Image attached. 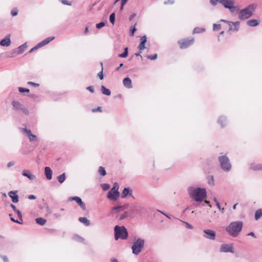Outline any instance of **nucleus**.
I'll list each match as a JSON object with an SVG mask.
<instances>
[{
  "mask_svg": "<svg viewBox=\"0 0 262 262\" xmlns=\"http://www.w3.org/2000/svg\"><path fill=\"white\" fill-rule=\"evenodd\" d=\"M110 22L113 24L114 25V23H115V13H113L111 14L110 16Z\"/></svg>",
  "mask_w": 262,
  "mask_h": 262,
  "instance_id": "f704fd0d",
  "label": "nucleus"
},
{
  "mask_svg": "<svg viewBox=\"0 0 262 262\" xmlns=\"http://www.w3.org/2000/svg\"><path fill=\"white\" fill-rule=\"evenodd\" d=\"M72 201H75L83 209L85 210L86 207L84 203L82 201L81 199L78 196L70 197L68 199V201L71 202Z\"/></svg>",
  "mask_w": 262,
  "mask_h": 262,
  "instance_id": "ddd939ff",
  "label": "nucleus"
},
{
  "mask_svg": "<svg viewBox=\"0 0 262 262\" xmlns=\"http://www.w3.org/2000/svg\"><path fill=\"white\" fill-rule=\"evenodd\" d=\"M54 39V37H49L47 38H46L45 40H42L41 42L38 43L36 46H35L34 48H32L30 51L29 53H32L35 50L48 44L49 42H50L52 40H53Z\"/></svg>",
  "mask_w": 262,
  "mask_h": 262,
  "instance_id": "1a4fd4ad",
  "label": "nucleus"
},
{
  "mask_svg": "<svg viewBox=\"0 0 262 262\" xmlns=\"http://www.w3.org/2000/svg\"><path fill=\"white\" fill-rule=\"evenodd\" d=\"M11 220L16 223H19L17 220H15L14 219H13V217H11Z\"/></svg>",
  "mask_w": 262,
  "mask_h": 262,
  "instance_id": "338daca9",
  "label": "nucleus"
},
{
  "mask_svg": "<svg viewBox=\"0 0 262 262\" xmlns=\"http://www.w3.org/2000/svg\"><path fill=\"white\" fill-rule=\"evenodd\" d=\"M22 174L24 176L27 177L31 180H34L35 178L34 175L32 174L29 171L27 170H23Z\"/></svg>",
  "mask_w": 262,
  "mask_h": 262,
  "instance_id": "aec40b11",
  "label": "nucleus"
},
{
  "mask_svg": "<svg viewBox=\"0 0 262 262\" xmlns=\"http://www.w3.org/2000/svg\"><path fill=\"white\" fill-rule=\"evenodd\" d=\"M46 176L48 180H51L52 177V171L49 167H46L45 168Z\"/></svg>",
  "mask_w": 262,
  "mask_h": 262,
  "instance_id": "6ab92c4d",
  "label": "nucleus"
},
{
  "mask_svg": "<svg viewBox=\"0 0 262 262\" xmlns=\"http://www.w3.org/2000/svg\"><path fill=\"white\" fill-rule=\"evenodd\" d=\"M114 230L116 240H118L119 238L123 239L127 238L128 233L126 229L124 226L120 227L117 225L115 226Z\"/></svg>",
  "mask_w": 262,
  "mask_h": 262,
  "instance_id": "20e7f679",
  "label": "nucleus"
},
{
  "mask_svg": "<svg viewBox=\"0 0 262 262\" xmlns=\"http://www.w3.org/2000/svg\"><path fill=\"white\" fill-rule=\"evenodd\" d=\"M86 89L88 90H89V91H90L92 93H94V92L93 86H89Z\"/></svg>",
  "mask_w": 262,
  "mask_h": 262,
  "instance_id": "4d7b16f0",
  "label": "nucleus"
},
{
  "mask_svg": "<svg viewBox=\"0 0 262 262\" xmlns=\"http://www.w3.org/2000/svg\"><path fill=\"white\" fill-rule=\"evenodd\" d=\"M140 40H141V42L138 46V49L140 51H142L143 50H144L145 48V43L147 41V38H146V36L141 37Z\"/></svg>",
  "mask_w": 262,
  "mask_h": 262,
  "instance_id": "2eb2a0df",
  "label": "nucleus"
},
{
  "mask_svg": "<svg viewBox=\"0 0 262 262\" xmlns=\"http://www.w3.org/2000/svg\"><path fill=\"white\" fill-rule=\"evenodd\" d=\"M205 31V29L202 28L196 27L193 29V33H201Z\"/></svg>",
  "mask_w": 262,
  "mask_h": 262,
  "instance_id": "473e14b6",
  "label": "nucleus"
},
{
  "mask_svg": "<svg viewBox=\"0 0 262 262\" xmlns=\"http://www.w3.org/2000/svg\"><path fill=\"white\" fill-rule=\"evenodd\" d=\"M98 172L100 175L102 176H104L106 175V173L104 168L102 166H100L98 169Z\"/></svg>",
  "mask_w": 262,
  "mask_h": 262,
  "instance_id": "2f4dec72",
  "label": "nucleus"
},
{
  "mask_svg": "<svg viewBox=\"0 0 262 262\" xmlns=\"http://www.w3.org/2000/svg\"><path fill=\"white\" fill-rule=\"evenodd\" d=\"M123 84L124 86L127 88L130 89L132 88V80L128 77H126L123 79Z\"/></svg>",
  "mask_w": 262,
  "mask_h": 262,
  "instance_id": "f3484780",
  "label": "nucleus"
},
{
  "mask_svg": "<svg viewBox=\"0 0 262 262\" xmlns=\"http://www.w3.org/2000/svg\"><path fill=\"white\" fill-rule=\"evenodd\" d=\"M144 245V241L141 238H138L135 241L132 247L133 253L136 255L138 254L143 248Z\"/></svg>",
  "mask_w": 262,
  "mask_h": 262,
  "instance_id": "39448f33",
  "label": "nucleus"
},
{
  "mask_svg": "<svg viewBox=\"0 0 262 262\" xmlns=\"http://www.w3.org/2000/svg\"><path fill=\"white\" fill-rule=\"evenodd\" d=\"M218 122L221 124V126L223 127L227 124V119L225 117H221L219 119Z\"/></svg>",
  "mask_w": 262,
  "mask_h": 262,
  "instance_id": "4be33fe9",
  "label": "nucleus"
},
{
  "mask_svg": "<svg viewBox=\"0 0 262 262\" xmlns=\"http://www.w3.org/2000/svg\"><path fill=\"white\" fill-rule=\"evenodd\" d=\"M174 1L173 0H168L164 2L165 5H172L174 4Z\"/></svg>",
  "mask_w": 262,
  "mask_h": 262,
  "instance_id": "09e8293b",
  "label": "nucleus"
},
{
  "mask_svg": "<svg viewBox=\"0 0 262 262\" xmlns=\"http://www.w3.org/2000/svg\"><path fill=\"white\" fill-rule=\"evenodd\" d=\"M0 257H2V258L3 259V260H4V262H8L9 260H8V258L7 257V256L0 255Z\"/></svg>",
  "mask_w": 262,
  "mask_h": 262,
  "instance_id": "603ef678",
  "label": "nucleus"
},
{
  "mask_svg": "<svg viewBox=\"0 0 262 262\" xmlns=\"http://www.w3.org/2000/svg\"><path fill=\"white\" fill-rule=\"evenodd\" d=\"M203 232L205 234L204 235L205 238L211 240L215 239L216 233L213 230L206 229Z\"/></svg>",
  "mask_w": 262,
  "mask_h": 262,
  "instance_id": "f8f14e48",
  "label": "nucleus"
},
{
  "mask_svg": "<svg viewBox=\"0 0 262 262\" xmlns=\"http://www.w3.org/2000/svg\"><path fill=\"white\" fill-rule=\"evenodd\" d=\"M210 3L215 6L217 3H221L225 8L229 9L231 12L237 10L236 7L234 6V0H210Z\"/></svg>",
  "mask_w": 262,
  "mask_h": 262,
  "instance_id": "7ed1b4c3",
  "label": "nucleus"
},
{
  "mask_svg": "<svg viewBox=\"0 0 262 262\" xmlns=\"http://www.w3.org/2000/svg\"><path fill=\"white\" fill-rule=\"evenodd\" d=\"M136 14H132L129 17V20H132L134 18V17L135 16Z\"/></svg>",
  "mask_w": 262,
  "mask_h": 262,
  "instance_id": "680f3d73",
  "label": "nucleus"
},
{
  "mask_svg": "<svg viewBox=\"0 0 262 262\" xmlns=\"http://www.w3.org/2000/svg\"><path fill=\"white\" fill-rule=\"evenodd\" d=\"M11 207H12V208L13 209V210L16 212V210H17V209H16V207L15 205H13V204H11Z\"/></svg>",
  "mask_w": 262,
  "mask_h": 262,
  "instance_id": "e2e57ef3",
  "label": "nucleus"
},
{
  "mask_svg": "<svg viewBox=\"0 0 262 262\" xmlns=\"http://www.w3.org/2000/svg\"><path fill=\"white\" fill-rule=\"evenodd\" d=\"M23 131L24 133L27 134L28 137H29L32 135L31 130L30 129H27L26 128H24Z\"/></svg>",
  "mask_w": 262,
  "mask_h": 262,
  "instance_id": "79ce46f5",
  "label": "nucleus"
},
{
  "mask_svg": "<svg viewBox=\"0 0 262 262\" xmlns=\"http://www.w3.org/2000/svg\"><path fill=\"white\" fill-rule=\"evenodd\" d=\"M28 84L31 85L33 86L37 87L39 85L38 83H34L33 82L29 81L28 82Z\"/></svg>",
  "mask_w": 262,
  "mask_h": 262,
  "instance_id": "3c124183",
  "label": "nucleus"
},
{
  "mask_svg": "<svg viewBox=\"0 0 262 262\" xmlns=\"http://www.w3.org/2000/svg\"><path fill=\"white\" fill-rule=\"evenodd\" d=\"M147 57L150 60H155L157 58V54H155L152 55H148L147 56Z\"/></svg>",
  "mask_w": 262,
  "mask_h": 262,
  "instance_id": "a19ab883",
  "label": "nucleus"
},
{
  "mask_svg": "<svg viewBox=\"0 0 262 262\" xmlns=\"http://www.w3.org/2000/svg\"><path fill=\"white\" fill-rule=\"evenodd\" d=\"M9 196L12 199V201L13 203H17L18 201V196L16 194V192L11 191L9 192Z\"/></svg>",
  "mask_w": 262,
  "mask_h": 262,
  "instance_id": "dca6fc26",
  "label": "nucleus"
},
{
  "mask_svg": "<svg viewBox=\"0 0 262 262\" xmlns=\"http://www.w3.org/2000/svg\"><path fill=\"white\" fill-rule=\"evenodd\" d=\"M222 168L226 171H229L231 167L228 158L226 156H221L219 158Z\"/></svg>",
  "mask_w": 262,
  "mask_h": 262,
  "instance_id": "6e6552de",
  "label": "nucleus"
},
{
  "mask_svg": "<svg viewBox=\"0 0 262 262\" xmlns=\"http://www.w3.org/2000/svg\"><path fill=\"white\" fill-rule=\"evenodd\" d=\"M127 212H125L124 213H123V214H122L120 217V220H123L124 219L125 217H126L127 216Z\"/></svg>",
  "mask_w": 262,
  "mask_h": 262,
  "instance_id": "6e6d98bb",
  "label": "nucleus"
},
{
  "mask_svg": "<svg viewBox=\"0 0 262 262\" xmlns=\"http://www.w3.org/2000/svg\"><path fill=\"white\" fill-rule=\"evenodd\" d=\"M128 56V48H125L124 52L119 55V57L121 58H125Z\"/></svg>",
  "mask_w": 262,
  "mask_h": 262,
  "instance_id": "72a5a7b5",
  "label": "nucleus"
},
{
  "mask_svg": "<svg viewBox=\"0 0 262 262\" xmlns=\"http://www.w3.org/2000/svg\"><path fill=\"white\" fill-rule=\"evenodd\" d=\"M29 90L26 88H19V92L20 93H24V92H29Z\"/></svg>",
  "mask_w": 262,
  "mask_h": 262,
  "instance_id": "c03bdc74",
  "label": "nucleus"
},
{
  "mask_svg": "<svg viewBox=\"0 0 262 262\" xmlns=\"http://www.w3.org/2000/svg\"><path fill=\"white\" fill-rule=\"evenodd\" d=\"M27 46L26 43L23 44V45L19 46L18 48V54H21L27 48Z\"/></svg>",
  "mask_w": 262,
  "mask_h": 262,
  "instance_id": "c756f323",
  "label": "nucleus"
},
{
  "mask_svg": "<svg viewBox=\"0 0 262 262\" xmlns=\"http://www.w3.org/2000/svg\"><path fill=\"white\" fill-rule=\"evenodd\" d=\"M243 227V222L241 221H235L231 222L226 228V231L229 234L233 237H236L242 230Z\"/></svg>",
  "mask_w": 262,
  "mask_h": 262,
  "instance_id": "f03ea898",
  "label": "nucleus"
},
{
  "mask_svg": "<svg viewBox=\"0 0 262 262\" xmlns=\"http://www.w3.org/2000/svg\"><path fill=\"white\" fill-rule=\"evenodd\" d=\"M221 21L225 22V23H227L228 24V25L230 26L229 31H230V30H231L232 29V26H231V24L235 26V28L234 29V30L237 31L239 29V27H238V26L239 25V21L232 22V21H227V20H224V19H221Z\"/></svg>",
  "mask_w": 262,
  "mask_h": 262,
  "instance_id": "4468645a",
  "label": "nucleus"
},
{
  "mask_svg": "<svg viewBox=\"0 0 262 262\" xmlns=\"http://www.w3.org/2000/svg\"><path fill=\"white\" fill-rule=\"evenodd\" d=\"M253 13L252 8L249 7L239 11V18L241 20H244L249 18L251 16Z\"/></svg>",
  "mask_w": 262,
  "mask_h": 262,
  "instance_id": "0eeeda50",
  "label": "nucleus"
},
{
  "mask_svg": "<svg viewBox=\"0 0 262 262\" xmlns=\"http://www.w3.org/2000/svg\"><path fill=\"white\" fill-rule=\"evenodd\" d=\"M29 140L30 141H34L37 140V137L35 135L32 134L29 137Z\"/></svg>",
  "mask_w": 262,
  "mask_h": 262,
  "instance_id": "37998d69",
  "label": "nucleus"
},
{
  "mask_svg": "<svg viewBox=\"0 0 262 262\" xmlns=\"http://www.w3.org/2000/svg\"><path fill=\"white\" fill-rule=\"evenodd\" d=\"M259 23L256 19H251L247 22V24L250 27H255L258 25Z\"/></svg>",
  "mask_w": 262,
  "mask_h": 262,
  "instance_id": "393cba45",
  "label": "nucleus"
},
{
  "mask_svg": "<svg viewBox=\"0 0 262 262\" xmlns=\"http://www.w3.org/2000/svg\"><path fill=\"white\" fill-rule=\"evenodd\" d=\"M79 221L86 226H89L90 225V221L85 217H80Z\"/></svg>",
  "mask_w": 262,
  "mask_h": 262,
  "instance_id": "a878e982",
  "label": "nucleus"
},
{
  "mask_svg": "<svg viewBox=\"0 0 262 262\" xmlns=\"http://www.w3.org/2000/svg\"><path fill=\"white\" fill-rule=\"evenodd\" d=\"M214 30H219L221 29V25L220 24H214L213 26Z\"/></svg>",
  "mask_w": 262,
  "mask_h": 262,
  "instance_id": "ea45409f",
  "label": "nucleus"
},
{
  "mask_svg": "<svg viewBox=\"0 0 262 262\" xmlns=\"http://www.w3.org/2000/svg\"><path fill=\"white\" fill-rule=\"evenodd\" d=\"M183 223L185 224V226L187 228H188V229H192L193 228V226L191 225H190V224H189L188 223L185 222H184Z\"/></svg>",
  "mask_w": 262,
  "mask_h": 262,
  "instance_id": "864d4df0",
  "label": "nucleus"
},
{
  "mask_svg": "<svg viewBox=\"0 0 262 262\" xmlns=\"http://www.w3.org/2000/svg\"><path fill=\"white\" fill-rule=\"evenodd\" d=\"M214 201L215 202H216V205L217 206L218 209L221 210L222 212H224V208H222L221 207V205H220V204L219 203V202L216 200V199H214Z\"/></svg>",
  "mask_w": 262,
  "mask_h": 262,
  "instance_id": "e433bc0d",
  "label": "nucleus"
},
{
  "mask_svg": "<svg viewBox=\"0 0 262 262\" xmlns=\"http://www.w3.org/2000/svg\"><path fill=\"white\" fill-rule=\"evenodd\" d=\"M15 212L17 213L18 216L21 219L22 215H21L20 211L19 210H16V211Z\"/></svg>",
  "mask_w": 262,
  "mask_h": 262,
  "instance_id": "13d9d810",
  "label": "nucleus"
},
{
  "mask_svg": "<svg viewBox=\"0 0 262 262\" xmlns=\"http://www.w3.org/2000/svg\"><path fill=\"white\" fill-rule=\"evenodd\" d=\"M59 1H60V2L61 3H62L64 5L71 6L72 4L71 2H68L67 0H59Z\"/></svg>",
  "mask_w": 262,
  "mask_h": 262,
  "instance_id": "49530a36",
  "label": "nucleus"
},
{
  "mask_svg": "<svg viewBox=\"0 0 262 262\" xmlns=\"http://www.w3.org/2000/svg\"><path fill=\"white\" fill-rule=\"evenodd\" d=\"M92 111V112H94V113L96 112H102V108H101V107L99 106V107H98L96 108H93Z\"/></svg>",
  "mask_w": 262,
  "mask_h": 262,
  "instance_id": "de8ad7c7",
  "label": "nucleus"
},
{
  "mask_svg": "<svg viewBox=\"0 0 262 262\" xmlns=\"http://www.w3.org/2000/svg\"><path fill=\"white\" fill-rule=\"evenodd\" d=\"M101 186L102 189L104 191L107 190L110 187V185L107 184H101Z\"/></svg>",
  "mask_w": 262,
  "mask_h": 262,
  "instance_id": "c9c22d12",
  "label": "nucleus"
},
{
  "mask_svg": "<svg viewBox=\"0 0 262 262\" xmlns=\"http://www.w3.org/2000/svg\"><path fill=\"white\" fill-rule=\"evenodd\" d=\"M18 10L16 8L13 9L11 11V14L12 16H15L17 15Z\"/></svg>",
  "mask_w": 262,
  "mask_h": 262,
  "instance_id": "4c0bfd02",
  "label": "nucleus"
},
{
  "mask_svg": "<svg viewBox=\"0 0 262 262\" xmlns=\"http://www.w3.org/2000/svg\"><path fill=\"white\" fill-rule=\"evenodd\" d=\"M128 205H124L122 206H118L114 207L112 208V211L118 212L121 210H123L128 207Z\"/></svg>",
  "mask_w": 262,
  "mask_h": 262,
  "instance_id": "412c9836",
  "label": "nucleus"
},
{
  "mask_svg": "<svg viewBox=\"0 0 262 262\" xmlns=\"http://www.w3.org/2000/svg\"><path fill=\"white\" fill-rule=\"evenodd\" d=\"M101 92L104 95H107V96H110L111 95V91L109 89H106L103 85L101 86Z\"/></svg>",
  "mask_w": 262,
  "mask_h": 262,
  "instance_id": "b1692460",
  "label": "nucleus"
},
{
  "mask_svg": "<svg viewBox=\"0 0 262 262\" xmlns=\"http://www.w3.org/2000/svg\"><path fill=\"white\" fill-rule=\"evenodd\" d=\"M104 26H105V23L104 22H101L96 25V28L97 29H100Z\"/></svg>",
  "mask_w": 262,
  "mask_h": 262,
  "instance_id": "a18cd8bd",
  "label": "nucleus"
},
{
  "mask_svg": "<svg viewBox=\"0 0 262 262\" xmlns=\"http://www.w3.org/2000/svg\"><path fill=\"white\" fill-rule=\"evenodd\" d=\"M120 196V193L119 191H116L113 190H110L107 193V198L114 201H117Z\"/></svg>",
  "mask_w": 262,
  "mask_h": 262,
  "instance_id": "9d476101",
  "label": "nucleus"
},
{
  "mask_svg": "<svg viewBox=\"0 0 262 262\" xmlns=\"http://www.w3.org/2000/svg\"><path fill=\"white\" fill-rule=\"evenodd\" d=\"M118 189H119V185H118V184L117 183H115L114 184L113 187L111 190H115V191H119Z\"/></svg>",
  "mask_w": 262,
  "mask_h": 262,
  "instance_id": "58836bf2",
  "label": "nucleus"
},
{
  "mask_svg": "<svg viewBox=\"0 0 262 262\" xmlns=\"http://www.w3.org/2000/svg\"><path fill=\"white\" fill-rule=\"evenodd\" d=\"M14 165V163H13V162H9V163H8L7 166H8V167H10V166H12V165Z\"/></svg>",
  "mask_w": 262,
  "mask_h": 262,
  "instance_id": "69168bd1",
  "label": "nucleus"
},
{
  "mask_svg": "<svg viewBox=\"0 0 262 262\" xmlns=\"http://www.w3.org/2000/svg\"><path fill=\"white\" fill-rule=\"evenodd\" d=\"M221 252H231L234 253L233 244H222L220 247Z\"/></svg>",
  "mask_w": 262,
  "mask_h": 262,
  "instance_id": "9b49d317",
  "label": "nucleus"
},
{
  "mask_svg": "<svg viewBox=\"0 0 262 262\" xmlns=\"http://www.w3.org/2000/svg\"><path fill=\"white\" fill-rule=\"evenodd\" d=\"M111 261L112 262H118V260L116 259H112Z\"/></svg>",
  "mask_w": 262,
  "mask_h": 262,
  "instance_id": "774afa93",
  "label": "nucleus"
},
{
  "mask_svg": "<svg viewBox=\"0 0 262 262\" xmlns=\"http://www.w3.org/2000/svg\"><path fill=\"white\" fill-rule=\"evenodd\" d=\"M262 216V208L259 209L255 211L254 218L256 221L259 220Z\"/></svg>",
  "mask_w": 262,
  "mask_h": 262,
  "instance_id": "5701e85b",
  "label": "nucleus"
},
{
  "mask_svg": "<svg viewBox=\"0 0 262 262\" xmlns=\"http://www.w3.org/2000/svg\"><path fill=\"white\" fill-rule=\"evenodd\" d=\"M23 112L27 115L28 114V111L26 108H25L24 107L22 106L21 108L20 109Z\"/></svg>",
  "mask_w": 262,
  "mask_h": 262,
  "instance_id": "5fc2aeb1",
  "label": "nucleus"
},
{
  "mask_svg": "<svg viewBox=\"0 0 262 262\" xmlns=\"http://www.w3.org/2000/svg\"><path fill=\"white\" fill-rule=\"evenodd\" d=\"M132 191L129 189V188H124L122 191V198H125L127 196V194H130L131 195Z\"/></svg>",
  "mask_w": 262,
  "mask_h": 262,
  "instance_id": "bb28decb",
  "label": "nucleus"
},
{
  "mask_svg": "<svg viewBox=\"0 0 262 262\" xmlns=\"http://www.w3.org/2000/svg\"><path fill=\"white\" fill-rule=\"evenodd\" d=\"M136 31V29L135 28V26H134L133 27V28L132 29V30H131L132 32H131V36H134V33Z\"/></svg>",
  "mask_w": 262,
  "mask_h": 262,
  "instance_id": "bf43d9fd",
  "label": "nucleus"
},
{
  "mask_svg": "<svg viewBox=\"0 0 262 262\" xmlns=\"http://www.w3.org/2000/svg\"><path fill=\"white\" fill-rule=\"evenodd\" d=\"M98 76L101 80L103 79V69H102L101 71L99 73H98Z\"/></svg>",
  "mask_w": 262,
  "mask_h": 262,
  "instance_id": "8fccbe9b",
  "label": "nucleus"
},
{
  "mask_svg": "<svg viewBox=\"0 0 262 262\" xmlns=\"http://www.w3.org/2000/svg\"><path fill=\"white\" fill-rule=\"evenodd\" d=\"M194 38L193 37H189L183 38L178 41V43L181 49H185L193 44Z\"/></svg>",
  "mask_w": 262,
  "mask_h": 262,
  "instance_id": "423d86ee",
  "label": "nucleus"
},
{
  "mask_svg": "<svg viewBox=\"0 0 262 262\" xmlns=\"http://www.w3.org/2000/svg\"><path fill=\"white\" fill-rule=\"evenodd\" d=\"M11 43V41L9 37L6 36L5 38L2 39L0 42V45L2 46L8 47Z\"/></svg>",
  "mask_w": 262,
  "mask_h": 262,
  "instance_id": "a211bd4d",
  "label": "nucleus"
},
{
  "mask_svg": "<svg viewBox=\"0 0 262 262\" xmlns=\"http://www.w3.org/2000/svg\"><path fill=\"white\" fill-rule=\"evenodd\" d=\"M28 199L30 200H34L36 199V196L34 195H30L28 196Z\"/></svg>",
  "mask_w": 262,
  "mask_h": 262,
  "instance_id": "052dcab7",
  "label": "nucleus"
},
{
  "mask_svg": "<svg viewBox=\"0 0 262 262\" xmlns=\"http://www.w3.org/2000/svg\"><path fill=\"white\" fill-rule=\"evenodd\" d=\"M46 220L41 217H38L36 219V222L40 225H43L46 223Z\"/></svg>",
  "mask_w": 262,
  "mask_h": 262,
  "instance_id": "c85d7f7f",
  "label": "nucleus"
},
{
  "mask_svg": "<svg viewBox=\"0 0 262 262\" xmlns=\"http://www.w3.org/2000/svg\"><path fill=\"white\" fill-rule=\"evenodd\" d=\"M248 235H250V236H253L254 237H255V234L253 232H251L249 233H248Z\"/></svg>",
  "mask_w": 262,
  "mask_h": 262,
  "instance_id": "0e129e2a",
  "label": "nucleus"
},
{
  "mask_svg": "<svg viewBox=\"0 0 262 262\" xmlns=\"http://www.w3.org/2000/svg\"><path fill=\"white\" fill-rule=\"evenodd\" d=\"M12 105L15 110H20L22 107V105L18 101H13Z\"/></svg>",
  "mask_w": 262,
  "mask_h": 262,
  "instance_id": "cd10ccee",
  "label": "nucleus"
},
{
  "mask_svg": "<svg viewBox=\"0 0 262 262\" xmlns=\"http://www.w3.org/2000/svg\"><path fill=\"white\" fill-rule=\"evenodd\" d=\"M190 196L196 202H202L206 198L205 189L200 188H191L189 190Z\"/></svg>",
  "mask_w": 262,
  "mask_h": 262,
  "instance_id": "f257e3e1",
  "label": "nucleus"
},
{
  "mask_svg": "<svg viewBox=\"0 0 262 262\" xmlns=\"http://www.w3.org/2000/svg\"><path fill=\"white\" fill-rule=\"evenodd\" d=\"M66 180V174L64 173L62 174L59 176L57 177V180L60 183H62Z\"/></svg>",
  "mask_w": 262,
  "mask_h": 262,
  "instance_id": "7c9ffc66",
  "label": "nucleus"
}]
</instances>
